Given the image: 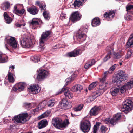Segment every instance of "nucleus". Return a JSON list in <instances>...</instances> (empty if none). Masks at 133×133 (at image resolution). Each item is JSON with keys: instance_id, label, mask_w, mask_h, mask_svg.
Returning a JSON list of instances; mask_svg holds the SVG:
<instances>
[{"instance_id": "f257e3e1", "label": "nucleus", "mask_w": 133, "mask_h": 133, "mask_svg": "<svg viewBox=\"0 0 133 133\" xmlns=\"http://www.w3.org/2000/svg\"><path fill=\"white\" fill-rule=\"evenodd\" d=\"M124 72L123 71H120L117 74L114 79V82L116 83V86L111 88L110 92L112 96H115L118 95L120 93H123L124 92L122 91V84H123L126 81L127 78L125 76Z\"/></svg>"}, {"instance_id": "f03ea898", "label": "nucleus", "mask_w": 133, "mask_h": 133, "mask_svg": "<svg viewBox=\"0 0 133 133\" xmlns=\"http://www.w3.org/2000/svg\"><path fill=\"white\" fill-rule=\"evenodd\" d=\"M101 82L102 83L99 85V89L92 93L90 97V99L91 101H93L97 97L102 94L108 89L106 85L108 83V82L105 83V82Z\"/></svg>"}, {"instance_id": "7ed1b4c3", "label": "nucleus", "mask_w": 133, "mask_h": 133, "mask_svg": "<svg viewBox=\"0 0 133 133\" xmlns=\"http://www.w3.org/2000/svg\"><path fill=\"white\" fill-rule=\"evenodd\" d=\"M87 26L85 25H82L78 31L76 37L78 41L77 42L78 43V41L82 42L85 39L86 35L85 33L87 32Z\"/></svg>"}, {"instance_id": "20e7f679", "label": "nucleus", "mask_w": 133, "mask_h": 133, "mask_svg": "<svg viewBox=\"0 0 133 133\" xmlns=\"http://www.w3.org/2000/svg\"><path fill=\"white\" fill-rule=\"evenodd\" d=\"M52 123L55 127L60 129L67 126L69 124V122L67 119H66L62 122L61 118H54L52 119Z\"/></svg>"}, {"instance_id": "39448f33", "label": "nucleus", "mask_w": 133, "mask_h": 133, "mask_svg": "<svg viewBox=\"0 0 133 133\" xmlns=\"http://www.w3.org/2000/svg\"><path fill=\"white\" fill-rule=\"evenodd\" d=\"M27 114H22L15 116L12 119L15 122L20 124L25 123L27 121V118L28 117Z\"/></svg>"}, {"instance_id": "423d86ee", "label": "nucleus", "mask_w": 133, "mask_h": 133, "mask_svg": "<svg viewBox=\"0 0 133 133\" xmlns=\"http://www.w3.org/2000/svg\"><path fill=\"white\" fill-rule=\"evenodd\" d=\"M132 104L133 103L131 100L126 99L123 103L122 111L125 113L129 112L132 109Z\"/></svg>"}, {"instance_id": "0eeeda50", "label": "nucleus", "mask_w": 133, "mask_h": 133, "mask_svg": "<svg viewBox=\"0 0 133 133\" xmlns=\"http://www.w3.org/2000/svg\"><path fill=\"white\" fill-rule=\"evenodd\" d=\"M50 34V32L49 31L43 32L40 40L39 46L40 48L43 49L45 48V42L48 39Z\"/></svg>"}, {"instance_id": "6e6552de", "label": "nucleus", "mask_w": 133, "mask_h": 133, "mask_svg": "<svg viewBox=\"0 0 133 133\" xmlns=\"http://www.w3.org/2000/svg\"><path fill=\"white\" fill-rule=\"evenodd\" d=\"M5 44V47L7 50H9L10 47L15 49L18 46V44L17 42L15 40V38L14 37H11Z\"/></svg>"}, {"instance_id": "1a4fd4ad", "label": "nucleus", "mask_w": 133, "mask_h": 133, "mask_svg": "<svg viewBox=\"0 0 133 133\" xmlns=\"http://www.w3.org/2000/svg\"><path fill=\"white\" fill-rule=\"evenodd\" d=\"M90 123L88 120H83L81 121L80 128L83 132H88L90 129Z\"/></svg>"}, {"instance_id": "9d476101", "label": "nucleus", "mask_w": 133, "mask_h": 133, "mask_svg": "<svg viewBox=\"0 0 133 133\" xmlns=\"http://www.w3.org/2000/svg\"><path fill=\"white\" fill-rule=\"evenodd\" d=\"M20 43L23 47L29 48L32 47L33 43L31 39L21 37Z\"/></svg>"}, {"instance_id": "9b49d317", "label": "nucleus", "mask_w": 133, "mask_h": 133, "mask_svg": "<svg viewBox=\"0 0 133 133\" xmlns=\"http://www.w3.org/2000/svg\"><path fill=\"white\" fill-rule=\"evenodd\" d=\"M121 117V115L120 113H117L114 116L113 118L111 119L110 118H106L105 120L106 123H110L111 124L114 125L116 124L117 121Z\"/></svg>"}, {"instance_id": "f8f14e48", "label": "nucleus", "mask_w": 133, "mask_h": 133, "mask_svg": "<svg viewBox=\"0 0 133 133\" xmlns=\"http://www.w3.org/2000/svg\"><path fill=\"white\" fill-rule=\"evenodd\" d=\"M49 74L48 71L44 69H42L37 74V79L38 81H41L46 78Z\"/></svg>"}, {"instance_id": "ddd939ff", "label": "nucleus", "mask_w": 133, "mask_h": 133, "mask_svg": "<svg viewBox=\"0 0 133 133\" xmlns=\"http://www.w3.org/2000/svg\"><path fill=\"white\" fill-rule=\"evenodd\" d=\"M26 86L25 84L23 83L19 82L15 85L12 87V91L16 92H19L23 91Z\"/></svg>"}, {"instance_id": "4468645a", "label": "nucleus", "mask_w": 133, "mask_h": 133, "mask_svg": "<svg viewBox=\"0 0 133 133\" xmlns=\"http://www.w3.org/2000/svg\"><path fill=\"white\" fill-rule=\"evenodd\" d=\"M41 88L38 85L33 84L30 86L28 89V91L31 94H35L40 92Z\"/></svg>"}, {"instance_id": "2eb2a0df", "label": "nucleus", "mask_w": 133, "mask_h": 133, "mask_svg": "<svg viewBox=\"0 0 133 133\" xmlns=\"http://www.w3.org/2000/svg\"><path fill=\"white\" fill-rule=\"evenodd\" d=\"M123 84L121 85L122 88L121 90L122 92H124L127 90L130 89L133 87V79H131L125 84Z\"/></svg>"}, {"instance_id": "dca6fc26", "label": "nucleus", "mask_w": 133, "mask_h": 133, "mask_svg": "<svg viewBox=\"0 0 133 133\" xmlns=\"http://www.w3.org/2000/svg\"><path fill=\"white\" fill-rule=\"evenodd\" d=\"M82 15L78 11H75L72 14L70 18V20L73 22L79 20L81 18Z\"/></svg>"}, {"instance_id": "f3484780", "label": "nucleus", "mask_w": 133, "mask_h": 133, "mask_svg": "<svg viewBox=\"0 0 133 133\" xmlns=\"http://www.w3.org/2000/svg\"><path fill=\"white\" fill-rule=\"evenodd\" d=\"M59 105L62 108L64 109H69L72 107L71 103L68 102L67 100L65 99H62Z\"/></svg>"}, {"instance_id": "a211bd4d", "label": "nucleus", "mask_w": 133, "mask_h": 133, "mask_svg": "<svg viewBox=\"0 0 133 133\" xmlns=\"http://www.w3.org/2000/svg\"><path fill=\"white\" fill-rule=\"evenodd\" d=\"M40 20L37 18H33L31 21L29 22L30 27L35 29V28L33 27L38 25L40 23Z\"/></svg>"}, {"instance_id": "6ab92c4d", "label": "nucleus", "mask_w": 133, "mask_h": 133, "mask_svg": "<svg viewBox=\"0 0 133 133\" xmlns=\"http://www.w3.org/2000/svg\"><path fill=\"white\" fill-rule=\"evenodd\" d=\"M27 11L30 14L34 15L37 14L38 12L37 8L35 6L27 8Z\"/></svg>"}, {"instance_id": "aec40b11", "label": "nucleus", "mask_w": 133, "mask_h": 133, "mask_svg": "<svg viewBox=\"0 0 133 133\" xmlns=\"http://www.w3.org/2000/svg\"><path fill=\"white\" fill-rule=\"evenodd\" d=\"M115 15L114 11H109L108 12H105L104 14V16L107 19L112 18L114 17Z\"/></svg>"}, {"instance_id": "412c9836", "label": "nucleus", "mask_w": 133, "mask_h": 133, "mask_svg": "<svg viewBox=\"0 0 133 133\" xmlns=\"http://www.w3.org/2000/svg\"><path fill=\"white\" fill-rule=\"evenodd\" d=\"M100 110L99 107H94L90 111V114L91 116H95L98 114Z\"/></svg>"}, {"instance_id": "4be33fe9", "label": "nucleus", "mask_w": 133, "mask_h": 133, "mask_svg": "<svg viewBox=\"0 0 133 133\" xmlns=\"http://www.w3.org/2000/svg\"><path fill=\"white\" fill-rule=\"evenodd\" d=\"M79 53V50H75L71 52L68 53L67 56L69 57H75L77 56Z\"/></svg>"}, {"instance_id": "5701e85b", "label": "nucleus", "mask_w": 133, "mask_h": 133, "mask_svg": "<svg viewBox=\"0 0 133 133\" xmlns=\"http://www.w3.org/2000/svg\"><path fill=\"white\" fill-rule=\"evenodd\" d=\"M8 79L9 81L11 83H13L15 81L14 76L10 72H9L7 76Z\"/></svg>"}, {"instance_id": "b1692460", "label": "nucleus", "mask_w": 133, "mask_h": 133, "mask_svg": "<svg viewBox=\"0 0 133 133\" xmlns=\"http://www.w3.org/2000/svg\"><path fill=\"white\" fill-rule=\"evenodd\" d=\"M63 91L64 92V95H65V92H66V93H67L69 91H70L68 87L65 88H63L62 89H60L58 91H57L55 94L56 95H58L59 94L62 93Z\"/></svg>"}, {"instance_id": "393cba45", "label": "nucleus", "mask_w": 133, "mask_h": 133, "mask_svg": "<svg viewBox=\"0 0 133 133\" xmlns=\"http://www.w3.org/2000/svg\"><path fill=\"white\" fill-rule=\"evenodd\" d=\"M82 89V87L81 85L78 84L76 85L73 86L71 88V90L74 92L77 91H80Z\"/></svg>"}, {"instance_id": "a878e982", "label": "nucleus", "mask_w": 133, "mask_h": 133, "mask_svg": "<svg viewBox=\"0 0 133 133\" xmlns=\"http://www.w3.org/2000/svg\"><path fill=\"white\" fill-rule=\"evenodd\" d=\"M100 22L98 18H95L93 19L92 21V25L93 26H97L100 25Z\"/></svg>"}, {"instance_id": "bb28decb", "label": "nucleus", "mask_w": 133, "mask_h": 133, "mask_svg": "<svg viewBox=\"0 0 133 133\" xmlns=\"http://www.w3.org/2000/svg\"><path fill=\"white\" fill-rule=\"evenodd\" d=\"M47 123V122L46 120H41L38 123V127L39 129L43 128L46 126Z\"/></svg>"}, {"instance_id": "cd10ccee", "label": "nucleus", "mask_w": 133, "mask_h": 133, "mask_svg": "<svg viewBox=\"0 0 133 133\" xmlns=\"http://www.w3.org/2000/svg\"><path fill=\"white\" fill-rule=\"evenodd\" d=\"M8 57L0 52V63H4L7 61Z\"/></svg>"}, {"instance_id": "c85d7f7f", "label": "nucleus", "mask_w": 133, "mask_h": 133, "mask_svg": "<svg viewBox=\"0 0 133 133\" xmlns=\"http://www.w3.org/2000/svg\"><path fill=\"white\" fill-rule=\"evenodd\" d=\"M95 63L94 60L93 59L87 62L85 64L84 68L87 69L93 65Z\"/></svg>"}, {"instance_id": "c756f323", "label": "nucleus", "mask_w": 133, "mask_h": 133, "mask_svg": "<svg viewBox=\"0 0 133 133\" xmlns=\"http://www.w3.org/2000/svg\"><path fill=\"white\" fill-rule=\"evenodd\" d=\"M4 16L7 23L9 24L11 22V18L9 16L6 12L4 13Z\"/></svg>"}, {"instance_id": "7c9ffc66", "label": "nucleus", "mask_w": 133, "mask_h": 133, "mask_svg": "<svg viewBox=\"0 0 133 133\" xmlns=\"http://www.w3.org/2000/svg\"><path fill=\"white\" fill-rule=\"evenodd\" d=\"M55 101L54 99H50L47 102V104L48 107H52L54 105Z\"/></svg>"}, {"instance_id": "2f4dec72", "label": "nucleus", "mask_w": 133, "mask_h": 133, "mask_svg": "<svg viewBox=\"0 0 133 133\" xmlns=\"http://www.w3.org/2000/svg\"><path fill=\"white\" fill-rule=\"evenodd\" d=\"M109 74H110V72L108 71H106L104 72L103 77L100 79V82H105L107 76Z\"/></svg>"}, {"instance_id": "473e14b6", "label": "nucleus", "mask_w": 133, "mask_h": 133, "mask_svg": "<svg viewBox=\"0 0 133 133\" xmlns=\"http://www.w3.org/2000/svg\"><path fill=\"white\" fill-rule=\"evenodd\" d=\"M23 7L22 5L19 4H17L15 5L14 7V9L13 10V12L16 11L17 10H18L22 8Z\"/></svg>"}, {"instance_id": "72a5a7b5", "label": "nucleus", "mask_w": 133, "mask_h": 133, "mask_svg": "<svg viewBox=\"0 0 133 133\" xmlns=\"http://www.w3.org/2000/svg\"><path fill=\"white\" fill-rule=\"evenodd\" d=\"M10 6V3L8 2H5L2 5V8L3 10H7Z\"/></svg>"}, {"instance_id": "f704fd0d", "label": "nucleus", "mask_w": 133, "mask_h": 133, "mask_svg": "<svg viewBox=\"0 0 133 133\" xmlns=\"http://www.w3.org/2000/svg\"><path fill=\"white\" fill-rule=\"evenodd\" d=\"M82 2L78 0H75L73 4L74 7H76L77 6L79 7L82 5Z\"/></svg>"}, {"instance_id": "c9c22d12", "label": "nucleus", "mask_w": 133, "mask_h": 133, "mask_svg": "<svg viewBox=\"0 0 133 133\" xmlns=\"http://www.w3.org/2000/svg\"><path fill=\"white\" fill-rule=\"evenodd\" d=\"M83 105L81 104L77 106L76 107L73 108L74 111H80L83 108Z\"/></svg>"}, {"instance_id": "e433bc0d", "label": "nucleus", "mask_w": 133, "mask_h": 133, "mask_svg": "<svg viewBox=\"0 0 133 133\" xmlns=\"http://www.w3.org/2000/svg\"><path fill=\"white\" fill-rule=\"evenodd\" d=\"M47 101L46 100H44L39 104L38 106H39L41 109L42 108L45 107L46 105L47 104Z\"/></svg>"}, {"instance_id": "4c0bfd02", "label": "nucleus", "mask_w": 133, "mask_h": 133, "mask_svg": "<svg viewBox=\"0 0 133 133\" xmlns=\"http://www.w3.org/2000/svg\"><path fill=\"white\" fill-rule=\"evenodd\" d=\"M111 52H109L107 53L106 55L103 59V61L104 62L110 59L111 57Z\"/></svg>"}, {"instance_id": "58836bf2", "label": "nucleus", "mask_w": 133, "mask_h": 133, "mask_svg": "<svg viewBox=\"0 0 133 133\" xmlns=\"http://www.w3.org/2000/svg\"><path fill=\"white\" fill-rule=\"evenodd\" d=\"M97 83L96 82H93L91 83L89 86L88 89L89 90H92L93 88L95 87L97 85Z\"/></svg>"}, {"instance_id": "ea45409f", "label": "nucleus", "mask_w": 133, "mask_h": 133, "mask_svg": "<svg viewBox=\"0 0 133 133\" xmlns=\"http://www.w3.org/2000/svg\"><path fill=\"white\" fill-rule=\"evenodd\" d=\"M34 104V103H25L24 104V106L26 108L30 109L32 108Z\"/></svg>"}, {"instance_id": "a19ab883", "label": "nucleus", "mask_w": 133, "mask_h": 133, "mask_svg": "<svg viewBox=\"0 0 133 133\" xmlns=\"http://www.w3.org/2000/svg\"><path fill=\"white\" fill-rule=\"evenodd\" d=\"M43 15L45 19L46 20H49L50 18V15L47 12L45 11L43 13Z\"/></svg>"}, {"instance_id": "79ce46f5", "label": "nucleus", "mask_w": 133, "mask_h": 133, "mask_svg": "<svg viewBox=\"0 0 133 133\" xmlns=\"http://www.w3.org/2000/svg\"><path fill=\"white\" fill-rule=\"evenodd\" d=\"M65 95L66 97H67L69 99L71 98L73 96V95L71 93L70 91L68 92L67 93H66V92H65Z\"/></svg>"}, {"instance_id": "37998d69", "label": "nucleus", "mask_w": 133, "mask_h": 133, "mask_svg": "<svg viewBox=\"0 0 133 133\" xmlns=\"http://www.w3.org/2000/svg\"><path fill=\"white\" fill-rule=\"evenodd\" d=\"M65 95L66 97H67L69 99L71 98L73 96V95L71 93L70 91L68 92L67 93H66V92H65Z\"/></svg>"}, {"instance_id": "c03bdc74", "label": "nucleus", "mask_w": 133, "mask_h": 133, "mask_svg": "<svg viewBox=\"0 0 133 133\" xmlns=\"http://www.w3.org/2000/svg\"><path fill=\"white\" fill-rule=\"evenodd\" d=\"M116 64H114L111 66L109 69L108 71L110 72V74H111L115 69L116 67L117 66Z\"/></svg>"}, {"instance_id": "a18cd8bd", "label": "nucleus", "mask_w": 133, "mask_h": 133, "mask_svg": "<svg viewBox=\"0 0 133 133\" xmlns=\"http://www.w3.org/2000/svg\"><path fill=\"white\" fill-rule=\"evenodd\" d=\"M32 61L35 62H37L39 61V57L35 56H33L31 58Z\"/></svg>"}, {"instance_id": "49530a36", "label": "nucleus", "mask_w": 133, "mask_h": 133, "mask_svg": "<svg viewBox=\"0 0 133 133\" xmlns=\"http://www.w3.org/2000/svg\"><path fill=\"white\" fill-rule=\"evenodd\" d=\"M25 11V10L24 9H22L21 10L19 9L18 10H17V11H16L14 12L17 14H23Z\"/></svg>"}, {"instance_id": "de8ad7c7", "label": "nucleus", "mask_w": 133, "mask_h": 133, "mask_svg": "<svg viewBox=\"0 0 133 133\" xmlns=\"http://www.w3.org/2000/svg\"><path fill=\"white\" fill-rule=\"evenodd\" d=\"M121 57V55L120 53L118 52L115 53L114 54V57L116 59H118Z\"/></svg>"}, {"instance_id": "09e8293b", "label": "nucleus", "mask_w": 133, "mask_h": 133, "mask_svg": "<svg viewBox=\"0 0 133 133\" xmlns=\"http://www.w3.org/2000/svg\"><path fill=\"white\" fill-rule=\"evenodd\" d=\"M128 46L129 47H131L133 46V40H131L129 39L127 43Z\"/></svg>"}, {"instance_id": "8fccbe9b", "label": "nucleus", "mask_w": 133, "mask_h": 133, "mask_svg": "<svg viewBox=\"0 0 133 133\" xmlns=\"http://www.w3.org/2000/svg\"><path fill=\"white\" fill-rule=\"evenodd\" d=\"M107 129V128L104 126H102L101 128V130L102 133H105Z\"/></svg>"}, {"instance_id": "3c124183", "label": "nucleus", "mask_w": 133, "mask_h": 133, "mask_svg": "<svg viewBox=\"0 0 133 133\" xmlns=\"http://www.w3.org/2000/svg\"><path fill=\"white\" fill-rule=\"evenodd\" d=\"M37 108L34 109L32 111V114H35L36 112H38L39 110H41V108H40L39 106Z\"/></svg>"}, {"instance_id": "603ef678", "label": "nucleus", "mask_w": 133, "mask_h": 133, "mask_svg": "<svg viewBox=\"0 0 133 133\" xmlns=\"http://www.w3.org/2000/svg\"><path fill=\"white\" fill-rule=\"evenodd\" d=\"M132 53L130 51H129L128 52L127 55L125 56V59H128L130 58L131 55Z\"/></svg>"}, {"instance_id": "864d4df0", "label": "nucleus", "mask_w": 133, "mask_h": 133, "mask_svg": "<svg viewBox=\"0 0 133 133\" xmlns=\"http://www.w3.org/2000/svg\"><path fill=\"white\" fill-rule=\"evenodd\" d=\"M48 116V114H46L45 112L44 113L41 115L39 117L40 119H42L46 118Z\"/></svg>"}, {"instance_id": "5fc2aeb1", "label": "nucleus", "mask_w": 133, "mask_h": 133, "mask_svg": "<svg viewBox=\"0 0 133 133\" xmlns=\"http://www.w3.org/2000/svg\"><path fill=\"white\" fill-rule=\"evenodd\" d=\"M131 9H133V5H131L130 4H128L126 7L127 10L128 11Z\"/></svg>"}, {"instance_id": "6e6d98bb", "label": "nucleus", "mask_w": 133, "mask_h": 133, "mask_svg": "<svg viewBox=\"0 0 133 133\" xmlns=\"http://www.w3.org/2000/svg\"><path fill=\"white\" fill-rule=\"evenodd\" d=\"M72 80V79L70 77H69L67 78L65 80V82L67 83V84L68 83L70 82Z\"/></svg>"}, {"instance_id": "4d7b16f0", "label": "nucleus", "mask_w": 133, "mask_h": 133, "mask_svg": "<svg viewBox=\"0 0 133 133\" xmlns=\"http://www.w3.org/2000/svg\"><path fill=\"white\" fill-rule=\"evenodd\" d=\"M98 128V127H97L96 125H94L93 127L94 133H96L97 130Z\"/></svg>"}, {"instance_id": "13d9d810", "label": "nucleus", "mask_w": 133, "mask_h": 133, "mask_svg": "<svg viewBox=\"0 0 133 133\" xmlns=\"http://www.w3.org/2000/svg\"><path fill=\"white\" fill-rule=\"evenodd\" d=\"M66 15L63 13H62L60 15V18L62 19H64L66 18Z\"/></svg>"}, {"instance_id": "bf43d9fd", "label": "nucleus", "mask_w": 133, "mask_h": 133, "mask_svg": "<svg viewBox=\"0 0 133 133\" xmlns=\"http://www.w3.org/2000/svg\"><path fill=\"white\" fill-rule=\"evenodd\" d=\"M46 5H45L44 4L43 5H41V6L39 7L42 10H45L46 9L45 8Z\"/></svg>"}, {"instance_id": "052dcab7", "label": "nucleus", "mask_w": 133, "mask_h": 133, "mask_svg": "<svg viewBox=\"0 0 133 133\" xmlns=\"http://www.w3.org/2000/svg\"><path fill=\"white\" fill-rule=\"evenodd\" d=\"M25 24L24 23L23 24H17L16 25V26L17 27H22V26H25Z\"/></svg>"}, {"instance_id": "680f3d73", "label": "nucleus", "mask_w": 133, "mask_h": 133, "mask_svg": "<svg viewBox=\"0 0 133 133\" xmlns=\"http://www.w3.org/2000/svg\"><path fill=\"white\" fill-rule=\"evenodd\" d=\"M41 4L39 1H37L35 3V5L39 6V7H40L41 6Z\"/></svg>"}, {"instance_id": "e2e57ef3", "label": "nucleus", "mask_w": 133, "mask_h": 133, "mask_svg": "<svg viewBox=\"0 0 133 133\" xmlns=\"http://www.w3.org/2000/svg\"><path fill=\"white\" fill-rule=\"evenodd\" d=\"M76 75H75V74H73L70 77L72 79V80H73V79H74V78L76 77Z\"/></svg>"}, {"instance_id": "0e129e2a", "label": "nucleus", "mask_w": 133, "mask_h": 133, "mask_svg": "<svg viewBox=\"0 0 133 133\" xmlns=\"http://www.w3.org/2000/svg\"><path fill=\"white\" fill-rule=\"evenodd\" d=\"M131 17L130 15H128L126 17V19L127 20H130L131 19Z\"/></svg>"}, {"instance_id": "69168bd1", "label": "nucleus", "mask_w": 133, "mask_h": 133, "mask_svg": "<svg viewBox=\"0 0 133 133\" xmlns=\"http://www.w3.org/2000/svg\"><path fill=\"white\" fill-rule=\"evenodd\" d=\"M15 127V126L13 125H11L10 127H9V129L11 130L12 129L14 128Z\"/></svg>"}, {"instance_id": "338daca9", "label": "nucleus", "mask_w": 133, "mask_h": 133, "mask_svg": "<svg viewBox=\"0 0 133 133\" xmlns=\"http://www.w3.org/2000/svg\"><path fill=\"white\" fill-rule=\"evenodd\" d=\"M101 124V123L99 122H97L96 123V125H96L97 127H98L99 128V126L100 125V124Z\"/></svg>"}, {"instance_id": "774afa93", "label": "nucleus", "mask_w": 133, "mask_h": 133, "mask_svg": "<svg viewBox=\"0 0 133 133\" xmlns=\"http://www.w3.org/2000/svg\"><path fill=\"white\" fill-rule=\"evenodd\" d=\"M130 38L129 39H131V40H132L131 39L133 38V34L131 35L130 37Z\"/></svg>"}]
</instances>
